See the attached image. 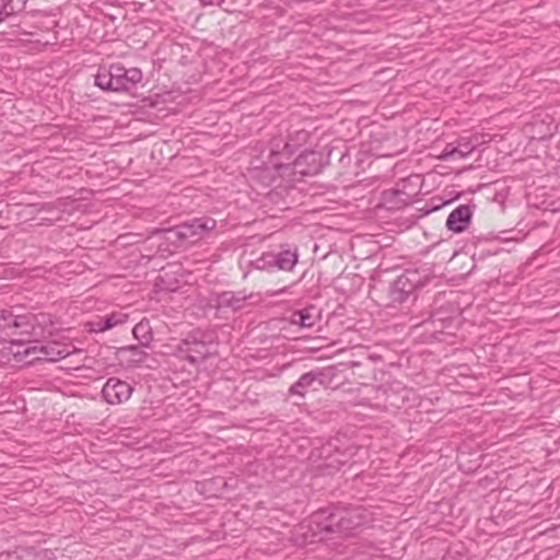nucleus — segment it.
<instances>
[{"label":"nucleus","instance_id":"1","mask_svg":"<svg viewBox=\"0 0 560 560\" xmlns=\"http://www.w3.org/2000/svg\"><path fill=\"white\" fill-rule=\"evenodd\" d=\"M38 337H26L12 339L10 341V352L20 358L19 361L25 360L26 364H31L35 361H49L56 362L63 358H67L71 350L66 345L57 342H49L42 345Z\"/></svg>","mask_w":560,"mask_h":560},{"label":"nucleus","instance_id":"2","mask_svg":"<svg viewBox=\"0 0 560 560\" xmlns=\"http://www.w3.org/2000/svg\"><path fill=\"white\" fill-rule=\"evenodd\" d=\"M371 521V514L362 506L347 509L334 508L325 517V521L319 523V526L322 532L347 537L366 526Z\"/></svg>","mask_w":560,"mask_h":560},{"label":"nucleus","instance_id":"3","mask_svg":"<svg viewBox=\"0 0 560 560\" xmlns=\"http://www.w3.org/2000/svg\"><path fill=\"white\" fill-rule=\"evenodd\" d=\"M142 80L139 68H125L116 63L101 68L95 75V85L105 91L124 92L133 89Z\"/></svg>","mask_w":560,"mask_h":560},{"label":"nucleus","instance_id":"4","mask_svg":"<svg viewBox=\"0 0 560 560\" xmlns=\"http://www.w3.org/2000/svg\"><path fill=\"white\" fill-rule=\"evenodd\" d=\"M45 323V314H14L12 310L0 308V330H10L21 338L40 337L44 332L42 325Z\"/></svg>","mask_w":560,"mask_h":560},{"label":"nucleus","instance_id":"5","mask_svg":"<svg viewBox=\"0 0 560 560\" xmlns=\"http://www.w3.org/2000/svg\"><path fill=\"white\" fill-rule=\"evenodd\" d=\"M298 249L290 247L282 248L278 253L267 252L253 261L257 269L261 270H292L298 262Z\"/></svg>","mask_w":560,"mask_h":560},{"label":"nucleus","instance_id":"6","mask_svg":"<svg viewBox=\"0 0 560 560\" xmlns=\"http://www.w3.org/2000/svg\"><path fill=\"white\" fill-rule=\"evenodd\" d=\"M217 221L212 218H198L184 222L175 228L177 238L196 242L212 232Z\"/></svg>","mask_w":560,"mask_h":560},{"label":"nucleus","instance_id":"7","mask_svg":"<svg viewBox=\"0 0 560 560\" xmlns=\"http://www.w3.org/2000/svg\"><path fill=\"white\" fill-rule=\"evenodd\" d=\"M199 332L190 334L178 345V354L190 363H199L209 354L208 345L200 339Z\"/></svg>","mask_w":560,"mask_h":560},{"label":"nucleus","instance_id":"8","mask_svg":"<svg viewBox=\"0 0 560 560\" xmlns=\"http://www.w3.org/2000/svg\"><path fill=\"white\" fill-rule=\"evenodd\" d=\"M133 387L119 378L110 377L104 384L102 395L109 405L126 402L132 395Z\"/></svg>","mask_w":560,"mask_h":560},{"label":"nucleus","instance_id":"9","mask_svg":"<svg viewBox=\"0 0 560 560\" xmlns=\"http://www.w3.org/2000/svg\"><path fill=\"white\" fill-rule=\"evenodd\" d=\"M295 152V147L282 138H275L270 143L269 166L273 170H280L292 165L291 159Z\"/></svg>","mask_w":560,"mask_h":560},{"label":"nucleus","instance_id":"10","mask_svg":"<svg viewBox=\"0 0 560 560\" xmlns=\"http://www.w3.org/2000/svg\"><path fill=\"white\" fill-rule=\"evenodd\" d=\"M322 167V155L315 151H306L292 162L293 172L302 176L315 175Z\"/></svg>","mask_w":560,"mask_h":560},{"label":"nucleus","instance_id":"11","mask_svg":"<svg viewBox=\"0 0 560 560\" xmlns=\"http://www.w3.org/2000/svg\"><path fill=\"white\" fill-rule=\"evenodd\" d=\"M416 272L406 271L400 275L390 285L389 295L393 302L402 303L416 289Z\"/></svg>","mask_w":560,"mask_h":560},{"label":"nucleus","instance_id":"12","mask_svg":"<svg viewBox=\"0 0 560 560\" xmlns=\"http://www.w3.org/2000/svg\"><path fill=\"white\" fill-rule=\"evenodd\" d=\"M326 375L320 370L310 371L304 373L291 387L289 393L291 395H298L304 397L310 388L316 389L315 384L324 385Z\"/></svg>","mask_w":560,"mask_h":560},{"label":"nucleus","instance_id":"13","mask_svg":"<svg viewBox=\"0 0 560 560\" xmlns=\"http://www.w3.org/2000/svg\"><path fill=\"white\" fill-rule=\"evenodd\" d=\"M472 211L468 205H460L453 210L447 220L446 226L450 231L460 233L465 231L470 223Z\"/></svg>","mask_w":560,"mask_h":560},{"label":"nucleus","instance_id":"14","mask_svg":"<svg viewBox=\"0 0 560 560\" xmlns=\"http://www.w3.org/2000/svg\"><path fill=\"white\" fill-rule=\"evenodd\" d=\"M247 295L243 292L225 291L217 295L215 306L218 308H230L232 311H240L247 304Z\"/></svg>","mask_w":560,"mask_h":560},{"label":"nucleus","instance_id":"15","mask_svg":"<svg viewBox=\"0 0 560 560\" xmlns=\"http://www.w3.org/2000/svg\"><path fill=\"white\" fill-rule=\"evenodd\" d=\"M118 355L128 368L137 366L143 363L148 358V353L143 350V346H129L119 348Z\"/></svg>","mask_w":560,"mask_h":560},{"label":"nucleus","instance_id":"16","mask_svg":"<svg viewBox=\"0 0 560 560\" xmlns=\"http://www.w3.org/2000/svg\"><path fill=\"white\" fill-rule=\"evenodd\" d=\"M318 319L317 310L315 306H308L300 311H295L290 316V323L298 325L302 328H311L315 326Z\"/></svg>","mask_w":560,"mask_h":560},{"label":"nucleus","instance_id":"17","mask_svg":"<svg viewBox=\"0 0 560 560\" xmlns=\"http://www.w3.org/2000/svg\"><path fill=\"white\" fill-rule=\"evenodd\" d=\"M132 334L138 339L141 346H147L152 340V329L150 322L142 319L132 329Z\"/></svg>","mask_w":560,"mask_h":560},{"label":"nucleus","instance_id":"18","mask_svg":"<svg viewBox=\"0 0 560 560\" xmlns=\"http://www.w3.org/2000/svg\"><path fill=\"white\" fill-rule=\"evenodd\" d=\"M103 328L109 330L118 325H122L127 322L128 315L121 312H114L103 317Z\"/></svg>","mask_w":560,"mask_h":560},{"label":"nucleus","instance_id":"19","mask_svg":"<svg viewBox=\"0 0 560 560\" xmlns=\"http://www.w3.org/2000/svg\"><path fill=\"white\" fill-rule=\"evenodd\" d=\"M13 14H15L13 0L0 1V23H2L7 18Z\"/></svg>","mask_w":560,"mask_h":560},{"label":"nucleus","instance_id":"20","mask_svg":"<svg viewBox=\"0 0 560 560\" xmlns=\"http://www.w3.org/2000/svg\"><path fill=\"white\" fill-rule=\"evenodd\" d=\"M103 317H97L96 319L86 322L84 327L90 332H103L106 331V328H103Z\"/></svg>","mask_w":560,"mask_h":560},{"label":"nucleus","instance_id":"21","mask_svg":"<svg viewBox=\"0 0 560 560\" xmlns=\"http://www.w3.org/2000/svg\"><path fill=\"white\" fill-rule=\"evenodd\" d=\"M475 147L470 142H464L459 143L457 147H455L456 150V156L464 159L468 156L472 151Z\"/></svg>","mask_w":560,"mask_h":560},{"label":"nucleus","instance_id":"22","mask_svg":"<svg viewBox=\"0 0 560 560\" xmlns=\"http://www.w3.org/2000/svg\"><path fill=\"white\" fill-rule=\"evenodd\" d=\"M394 198H399V202L407 203L408 197L399 190H390L385 192V200L392 201Z\"/></svg>","mask_w":560,"mask_h":560},{"label":"nucleus","instance_id":"23","mask_svg":"<svg viewBox=\"0 0 560 560\" xmlns=\"http://www.w3.org/2000/svg\"><path fill=\"white\" fill-rule=\"evenodd\" d=\"M454 156H456V150H455V147L452 143H450L443 150L441 158L442 159H451Z\"/></svg>","mask_w":560,"mask_h":560},{"label":"nucleus","instance_id":"24","mask_svg":"<svg viewBox=\"0 0 560 560\" xmlns=\"http://www.w3.org/2000/svg\"><path fill=\"white\" fill-rule=\"evenodd\" d=\"M200 2L205 5H223L224 0H200Z\"/></svg>","mask_w":560,"mask_h":560},{"label":"nucleus","instance_id":"25","mask_svg":"<svg viewBox=\"0 0 560 560\" xmlns=\"http://www.w3.org/2000/svg\"><path fill=\"white\" fill-rule=\"evenodd\" d=\"M324 514H326V512H325V511H322V512H319V513L317 514V517H320V516H322V515H324Z\"/></svg>","mask_w":560,"mask_h":560},{"label":"nucleus","instance_id":"26","mask_svg":"<svg viewBox=\"0 0 560 560\" xmlns=\"http://www.w3.org/2000/svg\"><path fill=\"white\" fill-rule=\"evenodd\" d=\"M269 182H272L275 179V176L268 177Z\"/></svg>","mask_w":560,"mask_h":560}]
</instances>
